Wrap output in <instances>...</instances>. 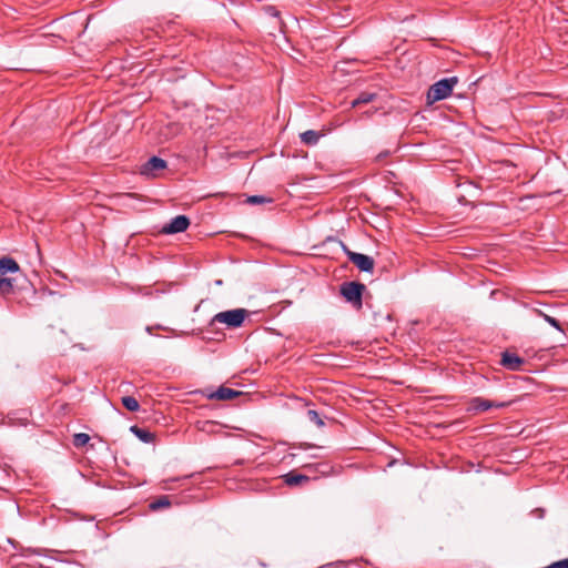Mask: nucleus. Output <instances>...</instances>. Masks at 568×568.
Here are the masks:
<instances>
[{"mask_svg":"<svg viewBox=\"0 0 568 568\" xmlns=\"http://www.w3.org/2000/svg\"><path fill=\"white\" fill-rule=\"evenodd\" d=\"M250 312L245 308H234L215 314L212 324H224L229 328L241 327Z\"/></svg>","mask_w":568,"mask_h":568,"instance_id":"f257e3e1","label":"nucleus"},{"mask_svg":"<svg viewBox=\"0 0 568 568\" xmlns=\"http://www.w3.org/2000/svg\"><path fill=\"white\" fill-rule=\"evenodd\" d=\"M457 77L445 78L435 82L428 89L427 101L429 103H434L448 98L452 94L453 89L457 84Z\"/></svg>","mask_w":568,"mask_h":568,"instance_id":"f03ea898","label":"nucleus"},{"mask_svg":"<svg viewBox=\"0 0 568 568\" xmlns=\"http://www.w3.org/2000/svg\"><path fill=\"white\" fill-rule=\"evenodd\" d=\"M365 285L358 282H346L341 285L342 296L356 307L362 306V295Z\"/></svg>","mask_w":568,"mask_h":568,"instance_id":"7ed1b4c3","label":"nucleus"},{"mask_svg":"<svg viewBox=\"0 0 568 568\" xmlns=\"http://www.w3.org/2000/svg\"><path fill=\"white\" fill-rule=\"evenodd\" d=\"M343 251L345 252L348 260L356 265V267L366 273H372L374 270V258L362 254L351 251L344 243H341Z\"/></svg>","mask_w":568,"mask_h":568,"instance_id":"20e7f679","label":"nucleus"},{"mask_svg":"<svg viewBox=\"0 0 568 568\" xmlns=\"http://www.w3.org/2000/svg\"><path fill=\"white\" fill-rule=\"evenodd\" d=\"M190 225V220L185 215H178L173 217L169 223L163 225L161 232L163 234H176L184 232Z\"/></svg>","mask_w":568,"mask_h":568,"instance_id":"39448f33","label":"nucleus"},{"mask_svg":"<svg viewBox=\"0 0 568 568\" xmlns=\"http://www.w3.org/2000/svg\"><path fill=\"white\" fill-rule=\"evenodd\" d=\"M209 399L216 400H230L241 395V392L234 390L232 388L221 386L215 392L205 394Z\"/></svg>","mask_w":568,"mask_h":568,"instance_id":"423d86ee","label":"nucleus"},{"mask_svg":"<svg viewBox=\"0 0 568 568\" xmlns=\"http://www.w3.org/2000/svg\"><path fill=\"white\" fill-rule=\"evenodd\" d=\"M500 363L509 371H519L524 359L514 353L504 352Z\"/></svg>","mask_w":568,"mask_h":568,"instance_id":"0eeeda50","label":"nucleus"},{"mask_svg":"<svg viewBox=\"0 0 568 568\" xmlns=\"http://www.w3.org/2000/svg\"><path fill=\"white\" fill-rule=\"evenodd\" d=\"M471 406L475 410H479V412H486L490 408H503V407H506L507 404L504 403V402H493V400H488V399H484L481 397H476L471 400Z\"/></svg>","mask_w":568,"mask_h":568,"instance_id":"6e6552de","label":"nucleus"},{"mask_svg":"<svg viewBox=\"0 0 568 568\" xmlns=\"http://www.w3.org/2000/svg\"><path fill=\"white\" fill-rule=\"evenodd\" d=\"M166 168V162L159 158L152 156L141 169V173L144 175H151L154 171H160Z\"/></svg>","mask_w":568,"mask_h":568,"instance_id":"1a4fd4ad","label":"nucleus"},{"mask_svg":"<svg viewBox=\"0 0 568 568\" xmlns=\"http://www.w3.org/2000/svg\"><path fill=\"white\" fill-rule=\"evenodd\" d=\"M20 270L19 264L11 257L0 258V275L16 273Z\"/></svg>","mask_w":568,"mask_h":568,"instance_id":"9d476101","label":"nucleus"},{"mask_svg":"<svg viewBox=\"0 0 568 568\" xmlns=\"http://www.w3.org/2000/svg\"><path fill=\"white\" fill-rule=\"evenodd\" d=\"M130 430L143 443L150 444L154 440V434L146 428H141L136 425L131 426Z\"/></svg>","mask_w":568,"mask_h":568,"instance_id":"9b49d317","label":"nucleus"},{"mask_svg":"<svg viewBox=\"0 0 568 568\" xmlns=\"http://www.w3.org/2000/svg\"><path fill=\"white\" fill-rule=\"evenodd\" d=\"M284 483L288 486H297L303 481H307L308 477L302 474L290 471L283 476Z\"/></svg>","mask_w":568,"mask_h":568,"instance_id":"f8f14e48","label":"nucleus"},{"mask_svg":"<svg viewBox=\"0 0 568 568\" xmlns=\"http://www.w3.org/2000/svg\"><path fill=\"white\" fill-rule=\"evenodd\" d=\"M322 134L314 130H307L300 134L301 141L306 145H315L317 144Z\"/></svg>","mask_w":568,"mask_h":568,"instance_id":"ddd939ff","label":"nucleus"},{"mask_svg":"<svg viewBox=\"0 0 568 568\" xmlns=\"http://www.w3.org/2000/svg\"><path fill=\"white\" fill-rule=\"evenodd\" d=\"M171 506L170 498L168 496H161L158 499L150 503L149 508L153 511L169 508Z\"/></svg>","mask_w":568,"mask_h":568,"instance_id":"4468645a","label":"nucleus"},{"mask_svg":"<svg viewBox=\"0 0 568 568\" xmlns=\"http://www.w3.org/2000/svg\"><path fill=\"white\" fill-rule=\"evenodd\" d=\"M376 98L375 93L362 92L355 100L352 101V106L356 108L361 104L372 102Z\"/></svg>","mask_w":568,"mask_h":568,"instance_id":"2eb2a0df","label":"nucleus"},{"mask_svg":"<svg viewBox=\"0 0 568 568\" xmlns=\"http://www.w3.org/2000/svg\"><path fill=\"white\" fill-rule=\"evenodd\" d=\"M122 405L130 412H136L140 408L139 402L132 396L122 397Z\"/></svg>","mask_w":568,"mask_h":568,"instance_id":"dca6fc26","label":"nucleus"},{"mask_svg":"<svg viewBox=\"0 0 568 568\" xmlns=\"http://www.w3.org/2000/svg\"><path fill=\"white\" fill-rule=\"evenodd\" d=\"M535 312L537 313L538 316L542 317L548 324H550L552 327H555L559 332L564 331L560 323L555 317L547 315L546 313H544L540 310H536Z\"/></svg>","mask_w":568,"mask_h":568,"instance_id":"f3484780","label":"nucleus"},{"mask_svg":"<svg viewBox=\"0 0 568 568\" xmlns=\"http://www.w3.org/2000/svg\"><path fill=\"white\" fill-rule=\"evenodd\" d=\"M13 290V283L12 280L9 277H2L0 278V294L8 295Z\"/></svg>","mask_w":568,"mask_h":568,"instance_id":"a211bd4d","label":"nucleus"},{"mask_svg":"<svg viewBox=\"0 0 568 568\" xmlns=\"http://www.w3.org/2000/svg\"><path fill=\"white\" fill-rule=\"evenodd\" d=\"M90 440V436L85 433H77L73 435V445L75 447H83L85 446Z\"/></svg>","mask_w":568,"mask_h":568,"instance_id":"6ab92c4d","label":"nucleus"},{"mask_svg":"<svg viewBox=\"0 0 568 568\" xmlns=\"http://www.w3.org/2000/svg\"><path fill=\"white\" fill-rule=\"evenodd\" d=\"M307 418L311 423L315 424L317 427L324 426V420L320 416V414L314 409L307 410Z\"/></svg>","mask_w":568,"mask_h":568,"instance_id":"aec40b11","label":"nucleus"},{"mask_svg":"<svg viewBox=\"0 0 568 568\" xmlns=\"http://www.w3.org/2000/svg\"><path fill=\"white\" fill-rule=\"evenodd\" d=\"M250 204H263L272 202V199L265 197L263 195H251L246 200Z\"/></svg>","mask_w":568,"mask_h":568,"instance_id":"412c9836","label":"nucleus"},{"mask_svg":"<svg viewBox=\"0 0 568 568\" xmlns=\"http://www.w3.org/2000/svg\"><path fill=\"white\" fill-rule=\"evenodd\" d=\"M544 513L545 510L542 508H537L535 510L531 511V514L538 518H542L544 517Z\"/></svg>","mask_w":568,"mask_h":568,"instance_id":"4be33fe9","label":"nucleus"}]
</instances>
